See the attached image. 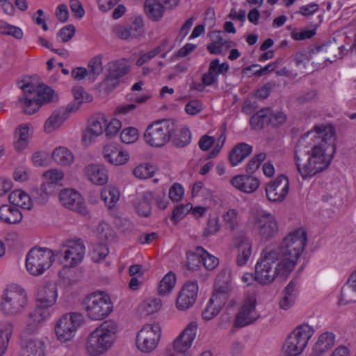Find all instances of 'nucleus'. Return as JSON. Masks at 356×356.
<instances>
[{"label":"nucleus","instance_id":"nucleus-1","mask_svg":"<svg viewBox=\"0 0 356 356\" xmlns=\"http://www.w3.org/2000/svg\"><path fill=\"white\" fill-rule=\"evenodd\" d=\"M307 241V232L300 228L289 233L279 247L263 250L256 264L257 280L268 284L277 277L286 279L294 269Z\"/></svg>","mask_w":356,"mask_h":356},{"label":"nucleus","instance_id":"nucleus-2","mask_svg":"<svg viewBox=\"0 0 356 356\" xmlns=\"http://www.w3.org/2000/svg\"><path fill=\"white\" fill-rule=\"evenodd\" d=\"M318 136L323 138L318 145L308 146L305 138L300 139L295 149V163L303 179L312 177L330 165L335 152V131L331 125H316Z\"/></svg>","mask_w":356,"mask_h":356},{"label":"nucleus","instance_id":"nucleus-3","mask_svg":"<svg viewBox=\"0 0 356 356\" xmlns=\"http://www.w3.org/2000/svg\"><path fill=\"white\" fill-rule=\"evenodd\" d=\"M118 331L117 324L111 321H104L89 334L86 350L91 356L104 354L113 345Z\"/></svg>","mask_w":356,"mask_h":356},{"label":"nucleus","instance_id":"nucleus-4","mask_svg":"<svg viewBox=\"0 0 356 356\" xmlns=\"http://www.w3.org/2000/svg\"><path fill=\"white\" fill-rule=\"evenodd\" d=\"M28 305L26 291L20 286H8L1 296L0 310L6 316L15 317L24 312Z\"/></svg>","mask_w":356,"mask_h":356},{"label":"nucleus","instance_id":"nucleus-5","mask_svg":"<svg viewBox=\"0 0 356 356\" xmlns=\"http://www.w3.org/2000/svg\"><path fill=\"white\" fill-rule=\"evenodd\" d=\"M83 308L88 318L101 321L106 318L113 309L110 297L102 292L92 293L83 301Z\"/></svg>","mask_w":356,"mask_h":356},{"label":"nucleus","instance_id":"nucleus-6","mask_svg":"<svg viewBox=\"0 0 356 356\" xmlns=\"http://www.w3.org/2000/svg\"><path fill=\"white\" fill-rule=\"evenodd\" d=\"M177 129L175 121L171 119L156 121L149 124L145 134V142L152 147H160L168 143Z\"/></svg>","mask_w":356,"mask_h":356},{"label":"nucleus","instance_id":"nucleus-7","mask_svg":"<svg viewBox=\"0 0 356 356\" xmlns=\"http://www.w3.org/2000/svg\"><path fill=\"white\" fill-rule=\"evenodd\" d=\"M54 261L53 251L47 248L34 247L26 255V267L28 272L38 276L49 269Z\"/></svg>","mask_w":356,"mask_h":356},{"label":"nucleus","instance_id":"nucleus-8","mask_svg":"<svg viewBox=\"0 0 356 356\" xmlns=\"http://www.w3.org/2000/svg\"><path fill=\"white\" fill-rule=\"evenodd\" d=\"M314 332V329L307 324L297 327L288 337L284 345V350L287 356L300 355L307 346Z\"/></svg>","mask_w":356,"mask_h":356},{"label":"nucleus","instance_id":"nucleus-9","mask_svg":"<svg viewBox=\"0 0 356 356\" xmlns=\"http://www.w3.org/2000/svg\"><path fill=\"white\" fill-rule=\"evenodd\" d=\"M197 325L191 322L186 328L175 339L172 344L166 347L163 356H189L188 350L196 335Z\"/></svg>","mask_w":356,"mask_h":356},{"label":"nucleus","instance_id":"nucleus-10","mask_svg":"<svg viewBox=\"0 0 356 356\" xmlns=\"http://www.w3.org/2000/svg\"><path fill=\"white\" fill-rule=\"evenodd\" d=\"M161 336V328L158 323L146 324L137 334V348L143 353H150L157 347Z\"/></svg>","mask_w":356,"mask_h":356},{"label":"nucleus","instance_id":"nucleus-11","mask_svg":"<svg viewBox=\"0 0 356 356\" xmlns=\"http://www.w3.org/2000/svg\"><path fill=\"white\" fill-rule=\"evenodd\" d=\"M86 248L81 239L67 240L62 244L58 254L63 257L65 266L73 268L83 259Z\"/></svg>","mask_w":356,"mask_h":356},{"label":"nucleus","instance_id":"nucleus-12","mask_svg":"<svg viewBox=\"0 0 356 356\" xmlns=\"http://www.w3.org/2000/svg\"><path fill=\"white\" fill-rule=\"evenodd\" d=\"M254 225L259 234L264 239H270L278 232V225L271 213L262 211L254 217Z\"/></svg>","mask_w":356,"mask_h":356},{"label":"nucleus","instance_id":"nucleus-13","mask_svg":"<svg viewBox=\"0 0 356 356\" xmlns=\"http://www.w3.org/2000/svg\"><path fill=\"white\" fill-rule=\"evenodd\" d=\"M257 300L254 296H250L245 298L234 321V325L242 327L253 323L260 315L256 310Z\"/></svg>","mask_w":356,"mask_h":356},{"label":"nucleus","instance_id":"nucleus-14","mask_svg":"<svg viewBox=\"0 0 356 356\" xmlns=\"http://www.w3.org/2000/svg\"><path fill=\"white\" fill-rule=\"evenodd\" d=\"M17 84L24 92L23 97L19 99L20 106L26 114L35 113L42 105L33 94L35 92V86L33 83H25L23 81L18 82Z\"/></svg>","mask_w":356,"mask_h":356},{"label":"nucleus","instance_id":"nucleus-15","mask_svg":"<svg viewBox=\"0 0 356 356\" xmlns=\"http://www.w3.org/2000/svg\"><path fill=\"white\" fill-rule=\"evenodd\" d=\"M59 200L61 204L81 215L86 216L88 213L83 198L79 193L73 189H65L60 193Z\"/></svg>","mask_w":356,"mask_h":356},{"label":"nucleus","instance_id":"nucleus-16","mask_svg":"<svg viewBox=\"0 0 356 356\" xmlns=\"http://www.w3.org/2000/svg\"><path fill=\"white\" fill-rule=\"evenodd\" d=\"M198 293L196 282H187L184 284L176 299V307L180 311L191 308L195 303Z\"/></svg>","mask_w":356,"mask_h":356},{"label":"nucleus","instance_id":"nucleus-17","mask_svg":"<svg viewBox=\"0 0 356 356\" xmlns=\"http://www.w3.org/2000/svg\"><path fill=\"white\" fill-rule=\"evenodd\" d=\"M21 349L18 356H45V342L35 337L22 336Z\"/></svg>","mask_w":356,"mask_h":356},{"label":"nucleus","instance_id":"nucleus-18","mask_svg":"<svg viewBox=\"0 0 356 356\" xmlns=\"http://www.w3.org/2000/svg\"><path fill=\"white\" fill-rule=\"evenodd\" d=\"M289 181L284 175L278 176L273 181H270L266 188L267 198L271 202L282 201L289 193Z\"/></svg>","mask_w":356,"mask_h":356},{"label":"nucleus","instance_id":"nucleus-19","mask_svg":"<svg viewBox=\"0 0 356 356\" xmlns=\"http://www.w3.org/2000/svg\"><path fill=\"white\" fill-rule=\"evenodd\" d=\"M51 315L49 309L43 308L35 303V309L29 313L26 326L22 333V336H28L35 333L40 326Z\"/></svg>","mask_w":356,"mask_h":356},{"label":"nucleus","instance_id":"nucleus-20","mask_svg":"<svg viewBox=\"0 0 356 356\" xmlns=\"http://www.w3.org/2000/svg\"><path fill=\"white\" fill-rule=\"evenodd\" d=\"M143 19L141 16L135 17L130 24L120 25L115 28L118 38L122 40L137 38L143 33Z\"/></svg>","mask_w":356,"mask_h":356},{"label":"nucleus","instance_id":"nucleus-21","mask_svg":"<svg viewBox=\"0 0 356 356\" xmlns=\"http://www.w3.org/2000/svg\"><path fill=\"white\" fill-rule=\"evenodd\" d=\"M236 251L235 262L237 266H245L252 254V242L250 238L245 236H240L234 244Z\"/></svg>","mask_w":356,"mask_h":356},{"label":"nucleus","instance_id":"nucleus-22","mask_svg":"<svg viewBox=\"0 0 356 356\" xmlns=\"http://www.w3.org/2000/svg\"><path fill=\"white\" fill-rule=\"evenodd\" d=\"M57 286L54 283H47L39 287L36 296V303L43 308L49 309L57 299Z\"/></svg>","mask_w":356,"mask_h":356},{"label":"nucleus","instance_id":"nucleus-23","mask_svg":"<svg viewBox=\"0 0 356 356\" xmlns=\"http://www.w3.org/2000/svg\"><path fill=\"white\" fill-rule=\"evenodd\" d=\"M83 173L85 177L93 184L102 186L108 182V170L103 164H88L84 168Z\"/></svg>","mask_w":356,"mask_h":356},{"label":"nucleus","instance_id":"nucleus-24","mask_svg":"<svg viewBox=\"0 0 356 356\" xmlns=\"http://www.w3.org/2000/svg\"><path fill=\"white\" fill-rule=\"evenodd\" d=\"M104 159L114 165H121L126 163L129 159V154L117 144L109 143L103 149Z\"/></svg>","mask_w":356,"mask_h":356},{"label":"nucleus","instance_id":"nucleus-25","mask_svg":"<svg viewBox=\"0 0 356 356\" xmlns=\"http://www.w3.org/2000/svg\"><path fill=\"white\" fill-rule=\"evenodd\" d=\"M230 184L238 191L245 193H252L257 191L259 181L255 177L250 175H241L233 177Z\"/></svg>","mask_w":356,"mask_h":356},{"label":"nucleus","instance_id":"nucleus-26","mask_svg":"<svg viewBox=\"0 0 356 356\" xmlns=\"http://www.w3.org/2000/svg\"><path fill=\"white\" fill-rule=\"evenodd\" d=\"M191 261L196 262L194 264L198 266L199 264L202 263L206 269L212 270L219 264L218 259L213 255L208 253L202 247H197L196 248V252L188 257V264H191Z\"/></svg>","mask_w":356,"mask_h":356},{"label":"nucleus","instance_id":"nucleus-27","mask_svg":"<svg viewBox=\"0 0 356 356\" xmlns=\"http://www.w3.org/2000/svg\"><path fill=\"white\" fill-rule=\"evenodd\" d=\"M72 113L66 108L56 110L46 120L44 130L46 133H51L58 129Z\"/></svg>","mask_w":356,"mask_h":356},{"label":"nucleus","instance_id":"nucleus-28","mask_svg":"<svg viewBox=\"0 0 356 356\" xmlns=\"http://www.w3.org/2000/svg\"><path fill=\"white\" fill-rule=\"evenodd\" d=\"M354 295H356V269L350 273L347 282L342 287L338 305H344L354 302Z\"/></svg>","mask_w":356,"mask_h":356},{"label":"nucleus","instance_id":"nucleus-29","mask_svg":"<svg viewBox=\"0 0 356 356\" xmlns=\"http://www.w3.org/2000/svg\"><path fill=\"white\" fill-rule=\"evenodd\" d=\"M298 295V284L292 280L287 284L282 291V298L280 300V307L281 309L287 310L291 307Z\"/></svg>","mask_w":356,"mask_h":356},{"label":"nucleus","instance_id":"nucleus-30","mask_svg":"<svg viewBox=\"0 0 356 356\" xmlns=\"http://www.w3.org/2000/svg\"><path fill=\"white\" fill-rule=\"evenodd\" d=\"M231 290L232 285L230 282H226L220 284L217 280L215 284V289L213 292V295L210 298L211 303H215L216 306L221 307L222 308V307L227 302Z\"/></svg>","mask_w":356,"mask_h":356},{"label":"nucleus","instance_id":"nucleus-31","mask_svg":"<svg viewBox=\"0 0 356 356\" xmlns=\"http://www.w3.org/2000/svg\"><path fill=\"white\" fill-rule=\"evenodd\" d=\"M344 47H338L335 44H327L321 46H315L311 48L309 54L312 56L318 53H327L329 55H332V57H327L325 59L328 61L332 62L333 60L341 58L343 57Z\"/></svg>","mask_w":356,"mask_h":356},{"label":"nucleus","instance_id":"nucleus-32","mask_svg":"<svg viewBox=\"0 0 356 356\" xmlns=\"http://www.w3.org/2000/svg\"><path fill=\"white\" fill-rule=\"evenodd\" d=\"M22 213L17 207L13 204L0 207V220L8 224H17L22 221Z\"/></svg>","mask_w":356,"mask_h":356},{"label":"nucleus","instance_id":"nucleus-33","mask_svg":"<svg viewBox=\"0 0 356 356\" xmlns=\"http://www.w3.org/2000/svg\"><path fill=\"white\" fill-rule=\"evenodd\" d=\"M252 151V147L247 143L237 144L230 152L229 160L233 166H236L246 159Z\"/></svg>","mask_w":356,"mask_h":356},{"label":"nucleus","instance_id":"nucleus-34","mask_svg":"<svg viewBox=\"0 0 356 356\" xmlns=\"http://www.w3.org/2000/svg\"><path fill=\"white\" fill-rule=\"evenodd\" d=\"M334 342L335 336L332 332H325L321 334L313 348L314 354L323 355L334 346Z\"/></svg>","mask_w":356,"mask_h":356},{"label":"nucleus","instance_id":"nucleus-35","mask_svg":"<svg viewBox=\"0 0 356 356\" xmlns=\"http://www.w3.org/2000/svg\"><path fill=\"white\" fill-rule=\"evenodd\" d=\"M51 158L58 165L65 167L71 165L74 161L73 153L65 147H58L51 153Z\"/></svg>","mask_w":356,"mask_h":356},{"label":"nucleus","instance_id":"nucleus-36","mask_svg":"<svg viewBox=\"0 0 356 356\" xmlns=\"http://www.w3.org/2000/svg\"><path fill=\"white\" fill-rule=\"evenodd\" d=\"M74 101L70 103L65 108L71 113L76 111L82 102H90L93 97L91 95L86 93L81 86H75L72 89Z\"/></svg>","mask_w":356,"mask_h":356},{"label":"nucleus","instance_id":"nucleus-37","mask_svg":"<svg viewBox=\"0 0 356 356\" xmlns=\"http://www.w3.org/2000/svg\"><path fill=\"white\" fill-rule=\"evenodd\" d=\"M11 204L24 209L30 210L33 206V202L30 196L22 190L13 191L8 197Z\"/></svg>","mask_w":356,"mask_h":356},{"label":"nucleus","instance_id":"nucleus-38","mask_svg":"<svg viewBox=\"0 0 356 356\" xmlns=\"http://www.w3.org/2000/svg\"><path fill=\"white\" fill-rule=\"evenodd\" d=\"M144 8L147 17L154 22L159 21L165 12L164 6L156 0H146Z\"/></svg>","mask_w":356,"mask_h":356},{"label":"nucleus","instance_id":"nucleus-39","mask_svg":"<svg viewBox=\"0 0 356 356\" xmlns=\"http://www.w3.org/2000/svg\"><path fill=\"white\" fill-rule=\"evenodd\" d=\"M271 109L263 108L258 111L250 118V124L252 129H261L264 126L270 124Z\"/></svg>","mask_w":356,"mask_h":356},{"label":"nucleus","instance_id":"nucleus-40","mask_svg":"<svg viewBox=\"0 0 356 356\" xmlns=\"http://www.w3.org/2000/svg\"><path fill=\"white\" fill-rule=\"evenodd\" d=\"M170 138L173 145L182 148L191 143V134L188 128L183 127L177 131L175 130Z\"/></svg>","mask_w":356,"mask_h":356},{"label":"nucleus","instance_id":"nucleus-41","mask_svg":"<svg viewBox=\"0 0 356 356\" xmlns=\"http://www.w3.org/2000/svg\"><path fill=\"white\" fill-rule=\"evenodd\" d=\"M106 126V119L104 115L92 117L90 119L87 128V134L94 136L102 135Z\"/></svg>","mask_w":356,"mask_h":356},{"label":"nucleus","instance_id":"nucleus-42","mask_svg":"<svg viewBox=\"0 0 356 356\" xmlns=\"http://www.w3.org/2000/svg\"><path fill=\"white\" fill-rule=\"evenodd\" d=\"M59 320L67 327L74 328L76 332L85 322L83 315L79 312L66 313Z\"/></svg>","mask_w":356,"mask_h":356},{"label":"nucleus","instance_id":"nucleus-43","mask_svg":"<svg viewBox=\"0 0 356 356\" xmlns=\"http://www.w3.org/2000/svg\"><path fill=\"white\" fill-rule=\"evenodd\" d=\"M13 330V325L10 322L0 323V356L6 352L10 338Z\"/></svg>","mask_w":356,"mask_h":356},{"label":"nucleus","instance_id":"nucleus-44","mask_svg":"<svg viewBox=\"0 0 356 356\" xmlns=\"http://www.w3.org/2000/svg\"><path fill=\"white\" fill-rule=\"evenodd\" d=\"M54 330L58 340L62 343L71 341L76 332L74 328L71 329L63 323H60V320L56 323Z\"/></svg>","mask_w":356,"mask_h":356},{"label":"nucleus","instance_id":"nucleus-45","mask_svg":"<svg viewBox=\"0 0 356 356\" xmlns=\"http://www.w3.org/2000/svg\"><path fill=\"white\" fill-rule=\"evenodd\" d=\"M63 177L64 173L60 170L51 169L44 172V181L42 185H48L49 188L55 192L57 184L63 179Z\"/></svg>","mask_w":356,"mask_h":356},{"label":"nucleus","instance_id":"nucleus-46","mask_svg":"<svg viewBox=\"0 0 356 356\" xmlns=\"http://www.w3.org/2000/svg\"><path fill=\"white\" fill-rule=\"evenodd\" d=\"M29 132L30 125L28 124L20 126L16 131V136H18V138L15 143V147L17 151H22L27 147L30 137Z\"/></svg>","mask_w":356,"mask_h":356},{"label":"nucleus","instance_id":"nucleus-47","mask_svg":"<svg viewBox=\"0 0 356 356\" xmlns=\"http://www.w3.org/2000/svg\"><path fill=\"white\" fill-rule=\"evenodd\" d=\"M101 197L104 201L108 207L111 209L119 200L120 191L117 188L115 187L106 188L102 191Z\"/></svg>","mask_w":356,"mask_h":356},{"label":"nucleus","instance_id":"nucleus-48","mask_svg":"<svg viewBox=\"0 0 356 356\" xmlns=\"http://www.w3.org/2000/svg\"><path fill=\"white\" fill-rule=\"evenodd\" d=\"M129 72V65L122 60L111 63L108 67V74L113 77L119 79Z\"/></svg>","mask_w":356,"mask_h":356},{"label":"nucleus","instance_id":"nucleus-49","mask_svg":"<svg viewBox=\"0 0 356 356\" xmlns=\"http://www.w3.org/2000/svg\"><path fill=\"white\" fill-rule=\"evenodd\" d=\"M156 168L150 163L140 164L136 166L133 170L135 177L140 179H145L154 176Z\"/></svg>","mask_w":356,"mask_h":356},{"label":"nucleus","instance_id":"nucleus-50","mask_svg":"<svg viewBox=\"0 0 356 356\" xmlns=\"http://www.w3.org/2000/svg\"><path fill=\"white\" fill-rule=\"evenodd\" d=\"M176 283V276L172 272L167 273L161 280L159 286V293L165 295L170 293L174 288Z\"/></svg>","mask_w":356,"mask_h":356},{"label":"nucleus","instance_id":"nucleus-51","mask_svg":"<svg viewBox=\"0 0 356 356\" xmlns=\"http://www.w3.org/2000/svg\"><path fill=\"white\" fill-rule=\"evenodd\" d=\"M33 94L35 95L38 101L42 104L43 103L49 102L53 99L54 91L50 87L40 84L35 87V92H34Z\"/></svg>","mask_w":356,"mask_h":356},{"label":"nucleus","instance_id":"nucleus-52","mask_svg":"<svg viewBox=\"0 0 356 356\" xmlns=\"http://www.w3.org/2000/svg\"><path fill=\"white\" fill-rule=\"evenodd\" d=\"M54 193L48 185H42L40 189H35L32 191V196L37 203L44 204L47 202L49 195Z\"/></svg>","mask_w":356,"mask_h":356},{"label":"nucleus","instance_id":"nucleus-53","mask_svg":"<svg viewBox=\"0 0 356 356\" xmlns=\"http://www.w3.org/2000/svg\"><path fill=\"white\" fill-rule=\"evenodd\" d=\"M102 60V56H97L92 58L88 63V72L89 73V76L93 79L102 72L103 67Z\"/></svg>","mask_w":356,"mask_h":356},{"label":"nucleus","instance_id":"nucleus-54","mask_svg":"<svg viewBox=\"0 0 356 356\" xmlns=\"http://www.w3.org/2000/svg\"><path fill=\"white\" fill-rule=\"evenodd\" d=\"M108 252V247L106 245L99 243L94 245L90 252V257L93 261L99 262L106 258Z\"/></svg>","mask_w":356,"mask_h":356},{"label":"nucleus","instance_id":"nucleus-55","mask_svg":"<svg viewBox=\"0 0 356 356\" xmlns=\"http://www.w3.org/2000/svg\"><path fill=\"white\" fill-rule=\"evenodd\" d=\"M223 220L227 229L234 230L238 225V211L233 209H229L223 215Z\"/></svg>","mask_w":356,"mask_h":356},{"label":"nucleus","instance_id":"nucleus-56","mask_svg":"<svg viewBox=\"0 0 356 356\" xmlns=\"http://www.w3.org/2000/svg\"><path fill=\"white\" fill-rule=\"evenodd\" d=\"M122 143L130 144L136 141L138 138V129L134 127H128L122 130L120 134Z\"/></svg>","mask_w":356,"mask_h":356},{"label":"nucleus","instance_id":"nucleus-57","mask_svg":"<svg viewBox=\"0 0 356 356\" xmlns=\"http://www.w3.org/2000/svg\"><path fill=\"white\" fill-rule=\"evenodd\" d=\"M265 159L266 154L263 152L252 157L246 165V172L250 175L254 173Z\"/></svg>","mask_w":356,"mask_h":356},{"label":"nucleus","instance_id":"nucleus-58","mask_svg":"<svg viewBox=\"0 0 356 356\" xmlns=\"http://www.w3.org/2000/svg\"><path fill=\"white\" fill-rule=\"evenodd\" d=\"M220 228L219 219L217 216L209 217L206 227L204 228L203 236L208 237L217 233Z\"/></svg>","mask_w":356,"mask_h":356},{"label":"nucleus","instance_id":"nucleus-59","mask_svg":"<svg viewBox=\"0 0 356 356\" xmlns=\"http://www.w3.org/2000/svg\"><path fill=\"white\" fill-rule=\"evenodd\" d=\"M216 65L217 61L211 62L208 72L202 76V81L204 86H211L217 81L218 75L214 71Z\"/></svg>","mask_w":356,"mask_h":356},{"label":"nucleus","instance_id":"nucleus-60","mask_svg":"<svg viewBox=\"0 0 356 356\" xmlns=\"http://www.w3.org/2000/svg\"><path fill=\"white\" fill-rule=\"evenodd\" d=\"M119 84V79L113 77L108 73L106 78L100 83V89L106 93H108L115 88Z\"/></svg>","mask_w":356,"mask_h":356},{"label":"nucleus","instance_id":"nucleus-61","mask_svg":"<svg viewBox=\"0 0 356 356\" xmlns=\"http://www.w3.org/2000/svg\"><path fill=\"white\" fill-rule=\"evenodd\" d=\"M162 302L160 298L148 299L143 303L144 310L147 314H151L160 310Z\"/></svg>","mask_w":356,"mask_h":356},{"label":"nucleus","instance_id":"nucleus-62","mask_svg":"<svg viewBox=\"0 0 356 356\" xmlns=\"http://www.w3.org/2000/svg\"><path fill=\"white\" fill-rule=\"evenodd\" d=\"M221 309V307H218L215 303H211V300H209L207 307L202 311V318L206 321H209L217 316Z\"/></svg>","mask_w":356,"mask_h":356},{"label":"nucleus","instance_id":"nucleus-63","mask_svg":"<svg viewBox=\"0 0 356 356\" xmlns=\"http://www.w3.org/2000/svg\"><path fill=\"white\" fill-rule=\"evenodd\" d=\"M193 208L191 204H179L172 211V218L175 221H178L186 215Z\"/></svg>","mask_w":356,"mask_h":356},{"label":"nucleus","instance_id":"nucleus-64","mask_svg":"<svg viewBox=\"0 0 356 356\" xmlns=\"http://www.w3.org/2000/svg\"><path fill=\"white\" fill-rule=\"evenodd\" d=\"M121 127V122L119 120L112 119L109 123L106 120V126L105 127L104 132L106 133V136L111 138L115 136Z\"/></svg>","mask_w":356,"mask_h":356}]
</instances>
